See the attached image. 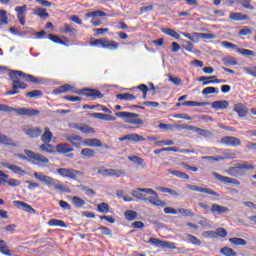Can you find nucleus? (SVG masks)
I'll return each instance as SVG.
<instances>
[{
    "mask_svg": "<svg viewBox=\"0 0 256 256\" xmlns=\"http://www.w3.org/2000/svg\"><path fill=\"white\" fill-rule=\"evenodd\" d=\"M81 155L83 157H87L88 159H93V157H95V150L91 148H83L81 150Z\"/></svg>",
    "mask_w": 256,
    "mask_h": 256,
    "instance_id": "c9c22d12",
    "label": "nucleus"
},
{
    "mask_svg": "<svg viewBox=\"0 0 256 256\" xmlns=\"http://www.w3.org/2000/svg\"><path fill=\"white\" fill-rule=\"evenodd\" d=\"M217 93H219V88H215V87H206L202 90V95H205V97H207V95H213Z\"/></svg>",
    "mask_w": 256,
    "mask_h": 256,
    "instance_id": "79ce46f5",
    "label": "nucleus"
},
{
    "mask_svg": "<svg viewBox=\"0 0 256 256\" xmlns=\"http://www.w3.org/2000/svg\"><path fill=\"white\" fill-rule=\"evenodd\" d=\"M222 145H228V147H239L241 145V139L233 136H225L220 140Z\"/></svg>",
    "mask_w": 256,
    "mask_h": 256,
    "instance_id": "4468645a",
    "label": "nucleus"
},
{
    "mask_svg": "<svg viewBox=\"0 0 256 256\" xmlns=\"http://www.w3.org/2000/svg\"><path fill=\"white\" fill-rule=\"evenodd\" d=\"M211 105H212V109H215V111H219V109H227L229 107V101L218 100V101H214Z\"/></svg>",
    "mask_w": 256,
    "mask_h": 256,
    "instance_id": "412c9836",
    "label": "nucleus"
},
{
    "mask_svg": "<svg viewBox=\"0 0 256 256\" xmlns=\"http://www.w3.org/2000/svg\"><path fill=\"white\" fill-rule=\"evenodd\" d=\"M221 45L222 47H226V49H234L236 52H237V49H239L237 45L227 41L221 42Z\"/></svg>",
    "mask_w": 256,
    "mask_h": 256,
    "instance_id": "774afa93",
    "label": "nucleus"
},
{
    "mask_svg": "<svg viewBox=\"0 0 256 256\" xmlns=\"http://www.w3.org/2000/svg\"><path fill=\"white\" fill-rule=\"evenodd\" d=\"M244 169L246 171L253 170L255 169V165L249 164V162H244L243 164L238 163L235 165V167L228 169L226 173H228L231 177H239L244 174Z\"/></svg>",
    "mask_w": 256,
    "mask_h": 256,
    "instance_id": "20e7f679",
    "label": "nucleus"
},
{
    "mask_svg": "<svg viewBox=\"0 0 256 256\" xmlns=\"http://www.w3.org/2000/svg\"><path fill=\"white\" fill-rule=\"evenodd\" d=\"M72 129H77L81 131V133H85L86 135H95V128L91 127L86 123H74L71 124Z\"/></svg>",
    "mask_w": 256,
    "mask_h": 256,
    "instance_id": "9d476101",
    "label": "nucleus"
},
{
    "mask_svg": "<svg viewBox=\"0 0 256 256\" xmlns=\"http://www.w3.org/2000/svg\"><path fill=\"white\" fill-rule=\"evenodd\" d=\"M116 97L121 101H134V99H137L135 95L129 93L118 94Z\"/></svg>",
    "mask_w": 256,
    "mask_h": 256,
    "instance_id": "4c0bfd02",
    "label": "nucleus"
},
{
    "mask_svg": "<svg viewBox=\"0 0 256 256\" xmlns=\"http://www.w3.org/2000/svg\"><path fill=\"white\" fill-rule=\"evenodd\" d=\"M168 173H170L171 175H174L175 177H179L180 179L189 180V176L185 172L169 169Z\"/></svg>",
    "mask_w": 256,
    "mask_h": 256,
    "instance_id": "58836bf2",
    "label": "nucleus"
},
{
    "mask_svg": "<svg viewBox=\"0 0 256 256\" xmlns=\"http://www.w3.org/2000/svg\"><path fill=\"white\" fill-rule=\"evenodd\" d=\"M57 174L67 179H73V181H77L78 177H83L85 175V173L73 168H58Z\"/></svg>",
    "mask_w": 256,
    "mask_h": 256,
    "instance_id": "423d86ee",
    "label": "nucleus"
},
{
    "mask_svg": "<svg viewBox=\"0 0 256 256\" xmlns=\"http://www.w3.org/2000/svg\"><path fill=\"white\" fill-rule=\"evenodd\" d=\"M14 205H16L17 207H21V209H23V211H26L27 213H37V211L31 207V205L23 202V201H14Z\"/></svg>",
    "mask_w": 256,
    "mask_h": 256,
    "instance_id": "a211bd4d",
    "label": "nucleus"
},
{
    "mask_svg": "<svg viewBox=\"0 0 256 256\" xmlns=\"http://www.w3.org/2000/svg\"><path fill=\"white\" fill-rule=\"evenodd\" d=\"M34 13L41 19H48L49 17V13H47V9L45 8H41V7L36 8Z\"/></svg>",
    "mask_w": 256,
    "mask_h": 256,
    "instance_id": "72a5a7b5",
    "label": "nucleus"
},
{
    "mask_svg": "<svg viewBox=\"0 0 256 256\" xmlns=\"http://www.w3.org/2000/svg\"><path fill=\"white\" fill-rule=\"evenodd\" d=\"M33 177H35V179L38 181H41V183H44V185H47V187H54L56 191H62L63 193H69V191H71L65 185L57 184L55 179H53L51 176L43 174L42 172H34Z\"/></svg>",
    "mask_w": 256,
    "mask_h": 256,
    "instance_id": "f03ea898",
    "label": "nucleus"
},
{
    "mask_svg": "<svg viewBox=\"0 0 256 256\" xmlns=\"http://www.w3.org/2000/svg\"><path fill=\"white\" fill-rule=\"evenodd\" d=\"M127 221H135V219H137V212L133 211V210H128L124 213Z\"/></svg>",
    "mask_w": 256,
    "mask_h": 256,
    "instance_id": "8fccbe9b",
    "label": "nucleus"
},
{
    "mask_svg": "<svg viewBox=\"0 0 256 256\" xmlns=\"http://www.w3.org/2000/svg\"><path fill=\"white\" fill-rule=\"evenodd\" d=\"M178 213H180V215H183L184 217H194L195 216L193 211H191L189 209H185V208L178 209Z\"/></svg>",
    "mask_w": 256,
    "mask_h": 256,
    "instance_id": "4d7b16f0",
    "label": "nucleus"
},
{
    "mask_svg": "<svg viewBox=\"0 0 256 256\" xmlns=\"http://www.w3.org/2000/svg\"><path fill=\"white\" fill-rule=\"evenodd\" d=\"M129 161H132V163H136V165H141V167H145V160L138 156H129Z\"/></svg>",
    "mask_w": 256,
    "mask_h": 256,
    "instance_id": "c03bdc74",
    "label": "nucleus"
},
{
    "mask_svg": "<svg viewBox=\"0 0 256 256\" xmlns=\"http://www.w3.org/2000/svg\"><path fill=\"white\" fill-rule=\"evenodd\" d=\"M71 201L73 205L76 206L77 208H81L83 207V205H85V200H83V198L79 196H73Z\"/></svg>",
    "mask_w": 256,
    "mask_h": 256,
    "instance_id": "a19ab883",
    "label": "nucleus"
},
{
    "mask_svg": "<svg viewBox=\"0 0 256 256\" xmlns=\"http://www.w3.org/2000/svg\"><path fill=\"white\" fill-rule=\"evenodd\" d=\"M9 77L12 81V89L7 91L6 95H17L19 94V89H27V84L22 82V79L27 83H43L41 79L19 70H10Z\"/></svg>",
    "mask_w": 256,
    "mask_h": 256,
    "instance_id": "f257e3e1",
    "label": "nucleus"
},
{
    "mask_svg": "<svg viewBox=\"0 0 256 256\" xmlns=\"http://www.w3.org/2000/svg\"><path fill=\"white\" fill-rule=\"evenodd\" d=\"M198 81H200L203 86L211 85V83H225V80L217 79V76H201Z\"/></svg>",
    "mask_w": 256,
    "mask_h": 256,
    "instance_id": "f3484780",
    "label": "nucleus"
},
{
    "mask_svg": "<svg viewBox=\"0 0 256 256\" xmlns=\"http://www.w3.org/2000/svg\"><path fill=\"white\" fill-rule=\"evenodd\" d=\"M213 176L218 181H221V183H228V184H231V185H241V182H239V180L234 179V178H229L227 176H223V175H221L217 172H213Z\"/></svg>",
    "mask_w": 256,
    "mask_h": 256,
    "instance_id": "dca6fc26",
    "label": "nucleus"
},
{
    "mask_svg": "<svg viewBox=\"0 0 256 256\" xmlns=\"http://www.w3.org/2000/svg\"><path fill=\"white\" fill-rule=\"evenodd\" d=\"M53 139V133L49 129V127L44 128V133L41 136V141L43 143H51V140Z\"/></svg>",
    "mask_w": 256,
    "mask_h": 256,
    "instance_id": "cd10ccee",
    "label": "nucleus"
},
{
    "mask_svg": "<svg viewBox=\"0 0 256 256\" xmlns=\"http://www.w3.org/2000/svg\"><path fill=\"white\" fill-rule=\"evenodd\" d=\"M97 210L99 211V213H109V204L102 202L98 204Z\"/></svg>",
    "mask_w": 256,
    "mask_h": 256,
    "instance_id": "864d4df0",
    "label": "nucleus"
},
{
    "mask_svg": "<svg viewBox=\"0 0 256 256\" xmlns=\"http://www.w3.org/2000/svg\"><path fill=\"white\" fill-rule=\"evenodd\" d=\"M85 147H102L103 142L96 138H88L83 141Z\"/></svg>",
    "mask_w": 256,
    "mask_h": 256,
    "instance_id": "6ab92c4d",
    "label": "nucleus"
},
{
    "mask_svg": "<svg viewBox=\"0 0 256 256\" xmlns=\"http://www.w3.org/2000/svg\"><path fill=\"white\" fill-rule=\"evenodd\" d=\"M23 131H24L25 135H27L31 139L40 137L41 133H43V130L40 127L31 128L28 126H24Z\"/></svg>",
    "mask_w": 256,
    "mask_h": 256,
    "instance_id": "2eb2a0df",
    "label": "nucleus"
},
{
    "mask_svg": "<svg viewBox=\"0 0 256 256\" xmlns=\"http://www.w3.org/2000/svg\"><path fill=\"white\" fill-rule=\"evenodd\" d=\"M43 95V92L41 90H32L26 94V97H30V99H33L35 97H41Z\"/></svg>",
    "mask_w": 256,
    "mask_h": 256,
    "instance_id": "052dcab7",
    "label": "nucleus"
},
{
    "mask_svg": "<svg viewBox=\"0 0 256 256\" xmlns=\"http://www.w3.org/2000/svg\"><path fill=\"white\" fill-rule=\"evenodd\" d=\"M162 33H164L165 35H169V37H173L174 39H180L181 38L179 33H177V31H175L171 28H163Z\"/></svg>",
    "mask_w": 256,
    "mask_h": 256,
    "instance_id": "473e14b6",
    "label": "nucleus"
},
{
    "mask_svg": "<svg viewBox=\"0 0 256 256\" xmlns=\"http://www.w3.org/2000/svg\"><path fill=\"white\" fill-rule=\"evenodd\" d=\"M25 155L29 157V159H33L34 161H37L38 163H44V165H47L49 163V158L45 157L43 154L35 153L31 150H24Z\"/></svg>",
    "mask_w": 256,
    "mask_h": 256,
    "instance_id": "f8f14e48",
    "label": "nucleus"
},
{
    "mask_svg": "<svg viewBox=\"0 0 256 256\" xmlns=\"http://www.w3.org/2000/svg\"><path fill=\"white\" fill-rule=\"evenodd\" d=\"M78 95H86V97H91L92 99H103L104 95L101 93V91L97 89H88L85 88L80 91H76Z\"/></svg>",
    "mask_w": 256,
    "mask_h": 256,
    "instance_id": "1a4fd4ad",
    "label": "nucleus"
},
{
    "mask_svg": "<svg viewBox=\"0 0 256 256\" xmlns=\"http://www.w3.org/2000/svg\"><path fill=\"white\" fill-rule=\"evenodd\" d=\"M186 187L190 191H197L198 193H205L206 195H212V197H221V195H219V193H217L214 190L209 189V188H203V187H199V186H195V185H191V184H188Z\"/></svg>",
    "mask_w": 256,
    "mask_h": 256,
    "instance_id": "ddd939ff",
    "label": "nucleus"
},
{
    "mask_svg": "<svg viewBox=\"0 0 256 256\" xmlns=\"http://www.w3.org/2000/svg\"><path fill=\"white\" fill-rule=\"evenodd\" d=\"M103 49H109L110 51H115V50L119 49V43H117L113 40L104 38Z\"/></svg>",
    "mask_w": 256,
    "mask_h": 256,
    "instance_id": "393cba45",
    "label": "nucleus"
},
{
    "mask_svg": "<svg viewBox=\"0 0 256 256\" xmlns=\"http://www.w3.org/2000/svg\"><path fill=\"white\" fill-rule=\"evenodd\" d=\"M56 150L58 153H71L73 151V148L67 144H58L56 146Z\"/></svg>",
    "mask_w": 256,
    "mask_h": 256,
    "instance_id": "2f4dec72",
    "label": "nucleus"
},
{
    "mask_svg": "<svg viewBox=\"0 0 256 256\" xmlns=\"http://www.w3.org/2000/svg\"><path fill=\"white\" fill-rule=\"evenodd\" d=\"M1 167H4V169H9L12 173H15L16 175H20V177H23L27 175V170H24L20 166H17L15 164H9L7 162H1Z\"/></svg>",
    "mask_w": 256,
    "mask_h": 256,
    "instance_id": "9b49d317",
    "label": "nucleus"
},
{
    "mask_svg": "<svg viewBox=\"0 0 256 256\" xmlns=\"http://www.w3.org/2000/svg\"><path fill=\"white\" fill-rule=\"evenodd\" d=\"M126 139H128V141H132L133 143L145 141V137L135 133L126 135Z\"/></svg>",
    "mask_w": 256,
    "mask_h": 256,
    "instance_id": "c85d7f7f",
    "label": "nucleus"
},
{
    "mask_svg": "<svg viewBox=\"0 0 256 256\" xmlns=\"http://www.w3.org/2000/svg\"><path fill=\"white\" fill-rule=\"evenodd\" d=\"M243 70L248 75H251L252 77H256V66L245 67Z\"/></svg>",
    "mask_w": 256,
    "mask_h": 256,
    "instance_id": "338daca9",
    "label": "nucleus"
},
{
    "mask_svg": "<svg viewBox=\"0 0 256 256\" xmlns=\"http://www.w3.org/2000/svg\"><path fill=\"white\" fill-rule=\"evenodd\" d=\"M214 234L216 239H218V237L225 238L227 237V230H225V228H217Z\"/></svg>",
    "mask_w": 256,
    "mask_h": 256,
    "instance_id": "603ef678",
    "label": "nucleus"
},
{
    "mask_svg": "<svg viewBox=\"0 0 256 256\" xmlns=\"http://www.w3.org/2000/svg\"><path fill=\"white\" fill-rule=\"evenodd\" d=\"M145 189L147 188H138L137 190L132 191L133 197L140 199L141 201H147V195L144 194L145 191H143Z\"/></svg>",
    "mask_w": 256,
    "mask_h": 256,
    "instance_id": "bb28decb",
    "label": "nucleus"
},
{
    "mask_svg": "<svg viewBox=\"0 0 256 256\" xmlns=\"http://www.w3.org/2000/svg\"><path fill=\"white\" fill-rule=\"evenodd\" d=\"M229 17L232 21H249V16L241 12H232Z\"/></svg>",
    "mask_w": 256,
    "mask_h": 256,
    "instance_id": "b1692460",
    "label": "nucleus"
},
{
    "mask_svg": "<svg viewBox=\"0 0 256 256\" xmlns=\"http://www.w3.org/2000/svg\"><path fill=\"white\" fill-rule=\"evenodd\" d=\"M220 159H222V161H225V159H237V154H235L234 152L228 151V152H225L223 156H220Z\"/></svg>",
    "mask_w": 256,
    "mask_h": 256,
    "instance_id": "bf43d9fd",
    "label": "nucleus"
},
{
    "mask_svg": "<svg viewBox=\"0 0 256 256\" xmlns=\"http://www.w3.org/2000/svg\"><path fill=\"white\" fill-rule=\"evenodd\" d=\"M96 231H100L101 235H106L108 237H113V231L106 226H100L96 229Z\"/></svg>",
    "mask_w": 256,
    "mask_h": 256,
    "instance_id": "a18cd8bd",
    "label": "nucleus"
},
{
    "mask_svg": "<svg viewBox=\"0 0 256 256\" xmlns=\"http://www.w3.org/2000/svg\"><path fill=\"white\" fill-rule=\"evenodd\" d=\"M199 225L205 227V229H211V227H213L211 225V221H209L207 218H202L201 220H199Z\"/></svg>",
    "mask_w": 256,
    "mask_h": 256,
    "instance_id": "0e129e2a",
    "label": "nucleus"
},
{
    "mask_svg": "<svg viewBox=\"0 0 256 256\" xmlns=\"http://www.w3.org/2000/svg\"><path fill=\"white\" fill-rule=\"evenodd\" d=\"M235 113H238L239 117H247V114L249 113V110L245 105L238 103L234 107Z\"/></svg>",
    "mask_w": 256,
    "mask_h": 256,
    "instance_id": "4be33fe9",
    "label": "nucleus"
},
{
    "mask_svg": "<svg viewBox=\"0 0 256 256\" xmlns=\"http://www.w3.org/2000/svg\"><path fill=\"white\" fill-rule=\"evenodd\" d=\"M207 105H211V103H209V102H195V101L182 102L183 107H207Z\"/></svg>",
    "mask_w": 256,
    "mask_h": 256,
    "instance_id": "a878e982",
    "label": "nucleus"
},
{
    "mask_svg": "<svg viewBox=\"0 0 256 256\" xmlns=\"http://www.w3.org/2000/svg\"><path fill=\"white\" fill-rule=\"evenodd\" d=\"M237 53L243 55V57H255V52L245 48H237Z\"/></svg>",
    "mask_w": 256,
    "mask_h": 256,
    "instance_id": "f704fd0d",
    "label": "nucleus"
},
{
    "mask_svg": "<svg viewBox=\"0 0 256 256\" xmlns=\"http://www.w3.org/2000/svg\"><path fill=\"white\" fill-rule=\"evenodd\" d=\"M186 237H187V240L189 241V243L200 247L202 242L199 240V238H197L196 236H193L192 234H187Z\"/></svg>",
    "mask_w": 256,
    "mask_h": 256,
    "instance_id": "09e8293b",
    "label": "nucleus"
},
{
    "mask_svg": "<svg viewBox=\"0 0 256 256\" xmlns=\"http://www.w3.org/2000/svg\"><path fill=\"white\" fill-rule=\"evenodd\" d=\"M107 16V14L105 13V12H103V11H94V12H88L87 14H86V17H106Z\"/></svg>",
    "mask_w": 256,
    "mask_h": 256,
    "instance_id": "6e6d98bb",
    "label": "nucleus"
},
{
    "mask_svg": "<svg viewBox=\"0 0 256 256\" xmlns=\"http://www.w3.org/2000/svg\"><path fill=\"white\" fill-rule=\"evenodd\" d=\"M238 2L240 3V5H242V7H244V9H250V11H253L255 9V7L251 5V0H238Z\"/></svg>",
    "mask_w": 256,
    "mask_h": 256,
    "instance_id": "5fc2aeb1",
    "label": "nucleus"
},
{
    "mask_svg": "<svg viewBox=\"0 0 256 256\" xmlns=\"http://www.w3.org/2000/svg\"><path fill=\"white\" fill-rule=\"evenodd\" d=\"M48 225L50 227H63L64 229L67 228V224H65L63 220H59V219H50L48 221Z\"/></svg>",
    "mask_w": 256,
    "mask_h": 256,
    "instance_id": "c756f323",
    "label": "nucleus"
},
{
    "mask_svg": "<svg viewBox=\"0 0 256 256\" xmlns=\"http://www.w3.org/2000/svg\"><path fill=\"white\" fill-rule=\"evenodd\" d=\"M104 43H105V38L102 39H95V38H91L90 39V45H92L93 47H104Z\"/></svg>",
    "mask_w": 256,
    "mask_h": 256,
    "instance_id": "49530a36",
    "label": "nucleus"
},
{
    "mask_svg": "<svg viewBox=\"0 0 256 256\" xmlns=\"http://www.w3.org/2000/svg\"><path fill=\"white\" fill-rule=\"evenodd\" d=\"M210 211L211 213H218V215L229 213V209L227 207L221 206L219 204H212Z\"/></svg>",
    "mask_w": 256,
    "mask_h": 256,
    "instance_id": "5701e85b",
    "label": "nucleus"
},
{
    "mask_svg": "<svg viewBox=\"0 0 256 256\" xmlns=\"http://www.w3.org/2000/svg\"><path fill=\"white\" fill-rule=\"evenodd\" d=\"M116 117H121L124 119L125 123H130L131 125H143V120L139 119V114L133 112H117Z\"/></svg>",
    "mask_w": 256,
    "mask_h": 256,
    "instance_id": "39448f33",
    "label": "nucleus"
},
{
    "mask_svg": "<svg viewBox=\"0 0 256 256\" xmlns=\"http://www.w3.org/2000/svg\"><path fill=\"white\" fill-rule=\"evenodd\" d=\"M40 150L45 153H55V147L49 144V142H44V144L40 146Z\"/></svg>",
    "mask_w": 256,
    "mask_h": 256,
    "instance_id": "e433bc0d",
    "label": "nucleus"
},
{
    "mask_svg": "<svg viewBox=\"0 0 256 256\" xmlns=\"http://www.w3.org/2000/svg\"><path fill=\"white\" fill-rule=\"evenodd\" d=\"M229 242L233 243V245H241V246L247 245V241L243 238H230Z\"/></svg>",
    "mask_w": 256,
    "mask_h": 256,
    "instance_id": "3c124183",
    "label": "nucleus"
},
{
    "mask_svg": "<svg viewBox=\"0 0 256 256\" xmlns=\"http://www.w3.org/2000/svg\"><path fill=\"white\" fill-rule=\"evenodd\" d=\"M148 243L160 247L161 249H177V245L167 240H159L158 238H150Z\"/></svg>",
    "mask_w": 256,
    "mask_h": 256,
    "instance_id": "6e6552de",
    "label": "nucleus"
},
{
    "mask_svg": "<svg viewBox=\"0 0 256 256\" xmlns=\"http://www.w3.org/2000/svg\"><path fill=\"white\" fill-rule=\"evenodd\" d=\"M221 255L224 256H236L237 253L235 252V250H233L232 248L229 247H224L220 250Z\"/></svg>",
    "mask_w": 256,
    "mask_h": 256,
    "instance_id": "de8ad7c7",
    "label": "nucleus"
},
{
    "mask_svg": "<svg viewBox=\"0 0 256 256\" xmlns=\"http://www.w3.org/2000/svg\"><path fill=\"white\" fill-rule=\"evenodd\" d=\"M81 139H83V138L79 135H72V136L67 137V141H69V143H71V145H73V147H81V144L73 143V141H81Z\"/></svg>",
    "mask_w": 256,
    "mask_h": 256,
    "instance_id": "37998d69",
    "label": "nucleus"
},
{
    "mask_svg": "<svg viewBox=\"0 0 256 256\" xmlns=\"http://www.w3.org/2000/svg\"><path fill=\"white\" fill-rule=\"evenodd\" d=\"M64 33H72V35H77V29H75L70 24H65L64 25Z\"/></svg>",
    "mask_w": 256,
    "mask_h": 256,
    "instance_id": "e2e57ef3",
    "label": "nucleus"
},
{
    "mask_svg": "<svg viewBox=\"0 0 256 256\" xmlns=\"http://www.w3.org/2000/svg\"><path fill=\"white\" fill-rule=\"evenodd\" d=\"M193 47V43H191L190 41L185 40L183 42L182 49H185V51L191 53V51H193Z\"/></svg>",
    "mask_w": 256,
    "mask_h": 256,
    "instance_id": "69168bd1",
    "label": "nucleus"
},
{
    "mask_svg": "<svg viewBox=\"0 0 256 256\" xmlns=\"http://www.w3.org/2000/svg\"><path fill=\"white\" fill-rule=\"evenodd\" d=\"M168 81L173 83V85H181L183 83V80L179 77H174L171 74H168Z\"/></svg>",
    "mask_w": 256,
    "mask_h": 256,
    "instance_id": "13d9d810",
    "label": "nucleus"
},
{
    "mask_svg": "<svg viewBox=\"0 0 256 256\" xmlns=\"http://www.w3.org/2000/svg\"><path fill=\"white\" fill-rule=\"evenodd\" d=\"M0 143L2 145H7L8 147H17V143L13 141V139L9 138V136L0 133Z\"/></svg>",
    "mask_w": 256,
    "mask_h": 256,
    "instance_id": "aec40b11",
    "label": "nucleus"
},
{
    "mask_svg": "<svg viewBox=\"0 0 256 256\" xmlns=\"http://www.w3.org/2000/svg\"><path fill=\"white\" fill-rule=\"evenodd\" d=\"M0 111L4 113H17L18 115H22L25 117H37L39 115V110L33 108H14L11 106H7L5 104H0Z\"/></svg>",
    "mask_w": 256,
    "mask_h": 256,
    "instance_id": "7ed1b4c3",
    "label": "nucleus"
},
{
    "mask_svg": "<svg viewBox=\"0 0 256 256\" xmlns=\"http://www.w3.org/2000/svg\"><path fill=\"white\" fill-rule=\"evenodd\" d=\"M145 193L148 195H151L150 197H146V201H149L150 204H152L154 207H165L167 203L161 199H159V195H157V192L151 188H146L144 190Z\"/></svg>",
    "mask_w": 256,
    "mask_h": 256,
    "instance_id": "0eeeda50",
    "label": "nucleus"
},
{
    "mask_svg": "<svg viewBox=\"0 0 256 256\" xmlns=\"http://www.w3.org/2000/svg\"><path fill=\"white\" fill-rule=\"evenodd\" d=\"M121 175H125V171L110 168V177H121Z\"/></svg>",
    "mask_w": 256,
    "mask_h": 256,
    "instance_id": "680f3d73",
    "label": "nucleus"
},
{
    "mask_svg": "<svg viewBox=\"0 0 256 256\" xmlns=\"http://www.w3.org/2000/svg\"><path fill=\"white\" fill-rule=\"evenodd\" d=\"M0 253H2V255L11 256V250H9L5 240H0Z\"/></svg>",
    "mask_w": 256,
    "mask_h": 256,
    "instance_id": "7c9ffc66",
    "label": "nucleus"
},
{
    "mask_svg": "<svg viewBox=\"0 0 256 256\" xmlns=\"http://www.w3.org/2000/svg\"><path fill=\"white\" fill-rule=\"evenodd\" d=\"M73 87L71 85H63L54 90L55 95H61V93H67V91H71Z\"/></svg>",
    "mask_w": 256,
    "mask_h": 256,
    "instance_id": "ea45409f",
    "label": "nucleus"
}]
</instances>
